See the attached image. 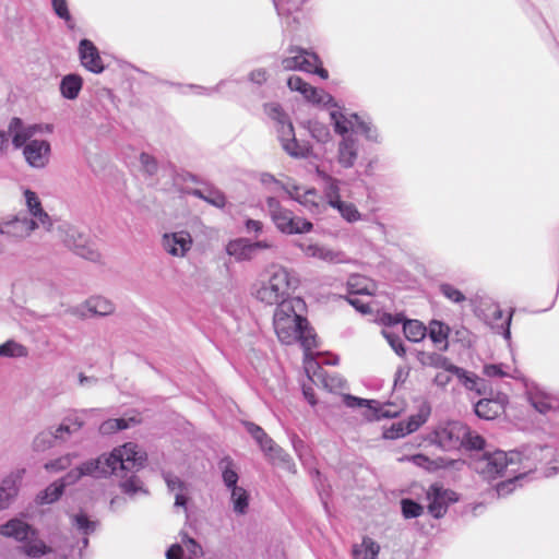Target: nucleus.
Returning a JSON list of instances; mask_svg holds the SVG:
<instances>
[{"instance_id":"nucleus-1","label":"nucleus","mask_w":559,"mask_h":559,"mask_svg":"<svg viewBox=\"0 0 559 559\" xmlns=\"http://www.w3.org/2000/svg\"><path fill=\"white\" fill-rule=\"evenodd\" d=\"M141 459L136 453V444L126 442L114 448L110 452L82 462L58 478V480L64 484L66 489L69 486L75 485L83 477H92L94 479L108 478L117 471V467L126 469L127 466L141 465Z\"/></svg>"},{"instance_id":"nucleus-2","label":"nucleus","mask_w":559,"mask_h":559,"mask_svg":"<svg viewBox=\"0 0 559 559\" xmlns=\"http://www.w3.org/2000/svg\"><path fill=\"white\" fill-rule=\"evenodd\" d=\"M306 302L300 297L278 304L273 316V325L278 340L286 345L299 342L309 348L314 338L307 318L302 314Z\"/></svg>"},{"instance_id":"nucleus-3","label":"nucleus","mask_w":559,"mask_h":559,"mask_svg":"<svg viewBox=\"0 0 559 559\" xmlns=\"http://www.w3.org/2000/svg\"><path fill=\"white\" fill-rule=\"evenodd\" d=\"M0 535L22 544L19 549L27 558L39 559L52 552V548L39 538L38 530L17 516L0 524Z\"/></svg>"},{"instance_id":"nucleus-4","label":"nucleus","mask_w":559,"mask_h":559,"mask_svg":"<svg viewBox=\"0 0 559 559\" xmlns=\"http://www.w3.org/2000/svg\"><path fill=\"white\" fill-rule=\"evenodd\" d=\"M299 280L285 267H276L266 282H262L255 290V298L269 306L290 301L292 294L297 289Z\"/></svg>"},{"instance_id":"nucleus-5","label":"nucleus","mask_w":559,"mask_h":559,"mask_svg":"<svg viewBox=\"0 0 559 559\" xmlns=\"http://www.w3.org/2000/svg\"><path fill=\"white\" fill-rule=\"evenodd\" d=\"M263 110L270 119L274 120L280 126L277 132L283 150L295 158L309 157L312 152L311 146L298 142L295 136L294 126L282 105L276 102L265 103Z\"/></svg>"},{"instance_id":"nucleus-6","label":"nucleus","mask_w":559,"mask_h":559,"mask_svg":"<svg viewBox=\"0 0 559 559\" xmlns=\"http://www.w3.org/2000/svg\"><path fill=\"white\" fill-rule=\"evenodd\" d=\"M265 205L272 222L282 234L299 235L313 229V224L309 219L296 216L293 211L284 207L275 197H267Z\"/></svg>"},{"instance_id":"nucleus-7","label":"nucleus","mask_w":559,"mask_h":559,"mask_svg":"<svg viewBox=\"0 0 559 559\" xmlns=\"http://www.w3.org/2000/svg\"><path fill=\"white\" fill-rule=\"evenodd\" d=\"M521 462V453L518 451H484L480 459L477 461V472L487 479H495L502 475V473L511 465H516Z\"/></svg>"},{"instance_id":"nucleus-8","label":"nucleus","mask_w":559,"mask_h":559,"mask_svg":"<svg viewBox=\"0 0 559 559\" xmlns=\"http://www.w3.org/2000/svg\"><path fill=\"white\" fill-rule=\"evenodd\" d=\"M58 230L66 247L75 254L92 262L100 260V253L91 241L87 233L81 231L79 228L67 223L60 224Z\"/></svg>"},{"instance_id":"nucleus-9","label":"nucleus","mask_w":559,"mask_h":559,"mask_svg":"<svg viewBox=\"0 0 559 559\" xmlns=\"http://www.w3.org/2000/svg\"><path fill=\"white\" fill-rule=\"evenodd\" d=\"M467 435V425L460 420H450L439 425L430 435L431 443L443 451L460 450L462 439Z\"/></svg>"},{"instance_id":"nucleus-10","label":"nucleus","mask_w":559,"mask_h":559,"mask_svg":"<svg viewBox=\"0 0 559 559\" xmlns=\"http://www.w3.org/2000/svg\"><path fill=\"white\" fill-rule=\"evenodd\" d=\"M136 453L140 455L141 459V465H132L127 466L126 469H121L120 467H117V471L112 474L117 477H120L121 480L119 483V487L121 491L124 495H128L129 497H133L138 493L148 495L147 488L144 486L141 478L135 474L141 468L144 467L146 462V454L142 452L139 447L136 445Z\"/></svg>"},{"instance_id":"nucleus-11","label":"nucleus","mask_w":559,"mask_h":559,"mask_svg":"<svg viewBox=\"0 0 559 559\" xmlns=\"http://www.w3.org/2000/svg\"><path fill=\"white\" fill-rule=\"evenodd\" d=\"M428 501V513L436 520L442 519L451 503L459 500L457 493L451 489H445L438 483L429 486L426 492Z\"/></svg>"},{"instance_id":"nucleus-12","label":"nucleus","mask_w":559,"mask_h":559,"mask_svg":"<svg viewBox=\"0 0 559 559\" xmlns=\"http://www.w3.org/2000/svg\"><path fill=\"white\" fill-rule=\"evenodd\" d=\"M38 228V223L25 212H19L0 223V235L10 241L23 239Z\"/></svg>"},{"instance_id":"nucleus-13","label":"nucleus","mask_w":559,"mask_h":559,"mask_svg":"<svg viewBox=\"0 0 559 559\" xmlns=\"http://www.w3.org/2000/svg\"><path fill=\"white\" fill-rule=\"evenodd\" d=\"M342 400L344 405L348 408L365 407L366 412L364 416L369 421L395 418L399 416L397 411L392 412L390 409H386L385 405L381 404L376 400H368L349 393L344 394Z\"/></svg>"},{"instance_id":"nucleus-14","label":"nucleus","mask_w":559,"mask_h":559,"mask_svg":"<svg viewBox=\"0 0 559 559\" xmlns=\"http://www.w3.org/2000/svg\"><path fill=\"white\" fill-rule=\"evenodd\" d=\"M25 162L32 168H44L49 163L51 153L50 142L44 139H35L22 150Z\"/></svg>"},{"instance_id":"nucleus-15","label":"nucleus","mask_w":559,"mask_h":559,"mask_svg":"<svg viewBox=\"0 0 559 559\" xmlns=\"http://www.w3.org/2000/svg\"><path fill=\"white\" fill-rule=\"evenodd\" d=\"M78 52L81 64L87 71L95 74L104 72L105 64L100 58L99 50L91 39L82 38L79 43Z\"/></svg>"},{"instance_id":"nucleus-16","label":"nucleus","mask_w":559,"mask_h":559,"mask_svg":"<svg viewBox=\"0 0 559 559\" xmlns=\"http://www.w3.org/2000/svg\"><path fill=\"white\" fill-rule=\"evenodd\" d=\"M401 462H411L415 466H418L429 473L437 472L439 469L453 468L457 463L456 460L449 459L445 456H439L437 459H430L424 453H416L412 455H404L400 459Z\"/></svg>"},{"instance_id":"nucleus-17","label":"nucleus","mask_w":559,"mask_h":559,"mask_svg":"<svg viewBox=\"0 0 559 559\" xmlns=\"http://www.w3.org/2000/svg\"><path fill=\"white\" fill-rule=\"evenodd\" d=\"M288 52L293 53V56L285 57L281 61V66L285 71L299 70L306 72L307 68L310 66V62L317 60L316 52L309 51L302 47L292 46L288 49Z\"/></svg>"},{"instance_id":"nucleus-18","label":"nucleus","mask_w":559,"mask_h":559,"mask_svg":"<svg viewBox=\"0 0 559 559\" xmlns=\"http://www.w3.org/2000/svg\"><path fill=\"white\" fill-rule=\"evenodd\" d=\"M191 246L192 237L188 231L180 230L163 236V247L170 255L185 257Z\"/></svg>"},{"instance_id":"nucleus-19","label":"nucleus","mask_w":559,"mask_h":559,"mask_svg":"<svg viewBox=\"0 0 559 559\" xmlns=\"http://www.w3.org/2000/svg\"><path fill=\"white\" fill-rule=\"evenodd\" d=\"M449 373L455 376L459 382L468 391H474L478 395H485L489 386L487 380L478 377L476 373L468 371L453 364Z\"/></svg>"},{"instance_id":"nucleus-20","label":"nucleus","mask_w":559,"mask_h":559,"mask_svg":"<svg viewBox=\"0 0 559 559\" xmlns=\"http://www.w3.org/2000/svg\"><path fill=\"white\" fill-rule=\"evenodd\" d=\"M25 203L28 217L35 219L38 225H43L47 230H51L52 222L48 213L43 209L41 202L36 192L31 189L24 190Z\"/></svg>"},{"instance_id":"nucleus-21","label":"nucleus","mask_w":559,"mask_h":559,"mask_svg":"<svg viewBox=\"0 0 559 559\" xmlns=\"http://www.w3.org/2000/svg\"><path fill=\"white\" fill-rule=\"evenodd\" d=\"M358 157V140L354 135L344 136L338 143L337 162L343 168H352Z\"/></svg>"},{"instance_id":"nucleus-22","label":"nucleus","mask_w":559,"mask_h":559,"mask_svg":"<svg viewBox=\"0 0 559 559\" xmlns=\"http://www.w3.org/2000/svg\"><path fill=\"white\" fill-rule=\"evenodd\" d=\"M84 424V419L75 411L73 414L66 416L57 427H52V431L59 443H61L66 442L72 433L79 431Z\"/></svg>"},{"instance_id":"nucleus-23","label":"nucleus","mask_w":559,"mask_h":559,"mask_svg":"<svg viewBox=\"0 0 559 559\" xmlns=\"http://www.w3.org/2000/svg\"><path fill=\"white\" fill-rule=\"evenodd\" d=\"M83 78L79 73H68L60 80V94L67 100H74L79 97L83 88Z\"/></svg>"},{"instance_id":"nucleus-24","label":"nucleus","mask_w":559,"mask_h":559,"mask_svg":"<svg viewBox=\"0 0 559 559\" xmlns=\"http://www.w3.org/2000/svg\"><path fill=\"white\" fill-rule=\"evenodd\" d=\"M226 253L235 258L237 262L250 261L253 259L251 240L245 237L231 239L225 247Z\"/></svg>"},{"instance_id":"nucleus-25","label":"nucleus","mask_w":559,"mask_h":559,"mask_svg":"<svg viewBox=\"0 0 559 559\" xmlns=\"http://www.w3.org/2000/svg\"><path fill=\"white\" fill-rule=\"evenodd\" d=\"M449 335L450 328L447 323L436 319L430 321L429 326L427 328V336L435 345L439 346L441 352H447L449 349Z\"/></svg>"},{"instance_id":"nucleus-26","label":"nucleus","mask_w":559,"mask_h":559,"mask_svg":"<svg viewBox=\"0 0 559 559\" xmlns=\"http://www.w3.org/2000/svg\"><path fill=\"white\" fill-rule=\"evenodd\" d=\"M423 367H432L436 369H443L449 372L453 366L450 359L438 353H427L424 350L414 349L411 352Z\"/></svg>"},{"instance_id":"nucleus-27","label":"nucleus","mask_w":559,"mask_h":559,"mask_svg":"<svg viewBox=\"0 0 559 559\" xmlns=\"http://www.w3.org/2000/svg\"><path fill=\"white\" fill-rule=\"evenodd\" d=\"M188 193L197 199H200L217 209L225 207L227 203V199L223 191L214 186H207L205 190L203 189H190Z\"/></svg>"},{"instance_id":"nucleus-28","label":"nucleus","mask_w":559,"mask_h":559,"mask_svg":"<svg viewBox=\"0 0 559 559\" xmlns=\"http://www.w3.org/2000/svg\"><path fill=\"white\" fill-rule=\"evenodd\" d=\"M8 131L12 136V145L15 150L24 148L29 141L34 139L28 135L25 129V122L20 117H13L8 126Z\"/></svg>"},{"instance_id":"nucleus-29","label":"nucleus","mask_w":559,"mask_h":559,"mask_svg":"<svg viewBox=\"0 0 559 559\" xmlns=\"http://www.w3.org/2000/svg\"><path fill=\"white\" fill-rule=\"evenodd\" d=\"M246 431L257 442L263 454L266 453L276 442L258 424L249 420L242 423Z\"/></svg>"},{"instance_id":"nucleus-30","label":"nucleus","mask_w":559,"mask_h":559,"mask_svg":"<svg viewBox=\"0 0 559 559\" xmlns=\"http://www.w3.org/2000/svg\"><path fill=\"white\" fill-rule=\"evenodd\" d=\"M330 120L333 126V130L336 134L341 135L342 139L347 135H354L355 132V120L352 116L348 118L342 110H331Z\"/></svg>"},{"instance_id":"nucleus-31","label":"nucleus","mask_w":559,"mask_h":559,"mask_svg":"<svg viewBox=\"0 0 559 559\" xmlns=\"http://www.w3.org/2000/svg\"><path fill=\"white\" fill-rule=\"evenodd\" d=\"M355 120V132L361 134L367 141L372 143H381V135L378 128L369 119H364L357 112L352 114Z\"/></svg>"},{"instance_id":"nucleus-32","label":"nucleus","mask_w":559,"mask_h":559,"mask_svg":"<svg viewBox=\"0 0 559 559\" xmlns=\"http://www.w3.org/2000/svg\"><path fill=\"white\" fill-rule=\"evenodd\" d=\"M218 467L222 472L224 486L228 490L238 488L239 474L233 459L230 456L223 457L218 463Z\"/></svg>"},{"instance_id":"nucleus-33","label":"nucleus","mask_w":559,"mask_h":559,"mask_svg":"<svg viewBox=\"0 0 559 559\" xmlns=\"http://www.w3.org/2000/svg\"><path fill=\"white\" fill-rule=\"evenodd\" d=\"M115 307L110 300L96 296L86 300L84 311L81 314L86 316L88 313L91 316L105 317L112 313Z\"/></svg>"},{"instance_id":"nucleus-34","label":"nucleus","mask_w":559,"mask_h":559,"mask_svg":"<svg viewBox=\"0 0 559 559\" xmlns=\"http://www.w3.org/2000/svg\"><path fill=\"white\" fill-rule=\"evenodd\" d=\"M356 285L349 281L347 284L348 296L345 298L346 301L359 313L361 314H370L372 312L369 304L360 300L357 295H370L371 293L367 287L356 288Z\"/></svg>"},{"instance_id":"nucleus-35","label":"nucleus","mask_w":559,"mask_h":559,"mask_svg":"<svg viewBox=\"0 0 559 559\" xmlns=\"http://www.w3.org/2000/svg\"><path fill=\"white\" fill-rule=\"evenodd\" d=\"M64 484L59 483L58 479L50 483L45 489L36 496V503L39 506L52 504L60 500L64 493Z\"/></svg>"},{"instance_id":"nucleus-36","label":"nucleus","mask_w":559,"mask_h":559,"mask_svg":"<svg viewBox=\"0 0 559 559\" xmlns=\"http://www.w3.org/2000/svg\"><path fill=\"white\" fill-rule=\"evenodd\" d=\"M264 455L273 464L277 463L284 469L290 473H296V464L294 463L293 457L277 443L266 451Z\"/></svg>"},{"instance_id":"nucleus-37","label":"nucleus","mask_w":559,"mask_h":559,"mask_svg":"<svg viewBox=\"0 0 559 559\" xmlns=\"http://www.w3.org/2000/svg\"><path fill=\"white\" fill-rule=\"evenodd\" d=\"M474 412L477 417L486 420H490L499 416L502 413L500 402H495L492 399H480L474 405Z\"/></svg>"},{"instance_id":"nucleus-38","label":"nucleus","mask_w":559,"mask_h":559,"mask_svg":"<svg viewBox=\"0 0 559 559\" xmlns=\"http://www.w3.org/2000/svg\"><path fill=\"white\" fill-rule=\"evenodd\" d=\"M380 546L370 537H364L361 544H355L352 549L354 559H377Z\"/></svg>"},{"instance_id":"nucleus-39","label":"nucleus","mask_w":559,"mask_h":559,"mask_svg":"<svg viewBox=\"0 0 559 559\" xmlns=\"http://www.w3.org/2000/svg\"><path fill=\"white\" fill-rule=\"evenodd\" d=\"M58 443L59 441L52 431V427H49L35 436L32 442V449L34 452L43 453L52 449Z\"/></svg>"},{"instance_id":"nucleus-40","label":"nucleus","mask_w":559,"mask_h":559,"mask_svg":"<svg viewBox=\"0 0 559 559\" xmlns=\"http://www.w3.org/2000/svg\"><path fill=\"white\" fill-rule=\"evenodd\" d=\"M405 337L413 343H419L427 336V326L419 320H405L403 326Z\"/></svg>"},{"instance_id":"nucleus-41","label":"nucleus","mask_w":559,"mask_h":559,"mask_svg":"<svg viewBox=\"0 0 559 559\" xmlns=\"http://www.w3.org/2000/svg\"><path fill=\"white\" fill-rule=\"evenodd\" d=\"M71 524L82 535H92L99 525V522L97 520H92L86 512L80 510L71 516Z\"/></svg>"},{"instance_id":"nucleus-42","label":"nucleus","mask_w":559,"mask_h":559,"mask_svg":"<svg viewBox=\"0 0 559 559\" xmlns=\"http://www.w3.org/2000/svg\"><path fill=\"white\" fill-rule=\"evenodd\" d=\"M230 491V502L233 511L238 515H245L248 512L250 495L243 487H238Z\"/></svg>"},{"instance_id":"nucleus-43","label":"nucleus","mask_w":559,"mask_h":559,"mask_svg":"<svg viewBox=\"0 0 559 559\" xmlns=\"http://www.w3.org/2000/svg\"><path fill=\"white\" fill-rule=\"evenodd\" d=\"M280 188L288 195L289 199L298 202L301 205H307L309 195H316L317 191L314 188H310L305 191L304 194L299 193L300 187L296 183H280Z\"/></svg>"},{"instance_id":"nucleus-44","label":"nucleus","mask_w":559,"mask_h":559,"mask_svg":"<svg viewBox=\"0 0 559 559\" xmlns=\"http://www.w3.org/2000/svg\"><path fill=\"white\" fill-rule=\"evenodd\" d=\"M50 2L56 16L62 20L69 29H74L75 22L69 10L68 0H50Z\"/></svg>"},{"instance_id":"nucleus-45","label":"nucleus","mask_w":559,"mask_h":559,"mask_svg":"<svg viewBox=\"0 0 559 559\" xmlns=\"http://www.w3.org/2000/svg\"><path fill=\"white\" fill-rule=\"evenodd\" d=\"M401 513L405 520L417 519L424 513V506L413 498L400 500Z\"/></svg>"},{"instance_id":"nucleus-46","label":"nucleus","mask_w":559,"mask_h":559,"mask_svg":"<svg viewBox=\"0 0 559 559\" xmlns=\"http://www.w3.org/2000/svg\"><path fill=\"white\" fill-rule=\"evenodd\" d=\"M467 451H487L486 440L479 433L471 430L467 426V435L462 439V447Z\"/></svg>"},{"instance_id":"nucleus-47","label":"nucleus","mask_w":559,"mask_h":559,"mask_svg":"<svg viewBox=\"0 0 559 559\" xmlns=\"http://www.w3.org/2000/svg\"><path fill=\"white\" fill-rule=\"evenodd\" d=\"M430 414V407H421L415 415H411L404 423L405 432L407 435L413 433L419 429L428 419Z\"/></svg>"},{"instance_id":"nucleus-48","label":"nucleus","mask_w":559,"mask_h":559,"mask_svg":"<svg viewBox=\"0 0 559 559\" xmlns=\"http://www.w3.org/2000/svg\"><path fill=\"white\" fill-rule=\"evenodd\" d=\"M308 130L311 136L319 143H328L331 140L330 128L320 121L309 120L307 121Z\"/></svg>"},{"instance_id":"nucleus-49","label":"nucleus","mask_w":559,"mask_h":559,"mask_svg":"<svg viewBox=\"0 0 559 559\" xmlns=\"http://www.w3.org/2000/svg\"><path fill=\"white\" fill-rule=\"evenodd\" d=\"M25 356H27V348L14 340H8L0 344V357L17 358Z\"/></svg>"},{"instance_id":"nucleus-50","label":"nucleus","mask_w":559,"mask_h":559,"mask_svg":"<svg viewBox=\"0 0 559 559\" xmlns=\"http://www.w3.org/2000/svg\"><path fill=\"white\" fill-rule=\"evenodd\" d=\"M526 477L525 473H520L511 478L500 481L496 485V492L498 497H507L521 486V481Z\"/></svg>"},{"instance_id":"nucleus-51","label":"nucleus","mask_w":559,"mask_h":559,"mask_svg":"<svg viewBox=\"0 0 559 559\" xmlns=\"http://www.w3.org/2000/svg\"><path fill=\"white\" fill-rule=\"evenodd\" d=\"M382 335L399 357L404 358L406 356L407 348L399 334L382 330Z\"/></svg>"},{"instance_id":"nucleus-52","label":"nucleus","mask_w":559,"mask_h":559,"mask_svg":"<svg viewBox=\"0 0 559 559\" xmlns=\"http://www.w3.org/2000/svg\"><path fill=\"white\" fill-rule=\"evenodd\" d=\"M72 457V454H64L62 456L46 462L44 464V468L49 473L62 472L71 466Z\"/></svg>"},{"instance_id":"nucleus-53","label":"nucleus","mask_w":559,"mask_h":559,"mask_svg":"<svg viewBox=\"0 0 559 559\" xmlns=\"http://www.w3.org/2000/svg\"><path fill=\"white\" fill-rule=\"evenodd\" d=\"M300 248L308 257L319 258L324 261H332L334 257L333 251L316 243H310L305 247L300 245Z\"/></svg>"},{"instance_id":"nucleus-54","label":"nucleus","mask_w":559,"mask_h":559,"mask_svg":"<svg viewBox=\"0 0 559 559\" xmlns=\"http://www.w3.org/2000/svg\"><path fill=\"white\" fill-rule=\"evenodd\" d=\"M439 292L449 300H451L454 304H461L465 301L466 297L465 295L454 287L452 284L449 283H442L439 285Z\"/></svg>"},{"instance_id":"nucleus-55","label":"nucleus","mask_w":559,"mask_h":559,"mask_svg":"<svg viewBox=\"0 0 559 559\" xmlns=\"http://www.w3.org/2000/svg\"><path fill=\"white\" fill-rule=\"evenodd\" d=\"M140 164L142 166V169L143 171L152 177V176H155L158 171V163L156 160V158L148 154V153H145V152H142L140 154Z\"/></svg>"},{"instance_id":"nucleus-56","label":"nucleus","mask_w":559,"mask_h":559,"mask_svg":"<svg viewBox=\"0 0 559 559\" xmlns=\"http://www.w3.org/2000/svg\"><path fill=\"white\" fill-rule=\"evenodd\" d=\"M308 0H302L300 4H296L293 0H272L274 8L280 16L289 15L293 11L298 10L300 5Z\"/></svg>"},{"instance_id":"nucleus-57","label":"nucleus","mask_w":559,"mask_h":559,"mask_svg":"<svg viewBox=\"0 0 559 559\" xmlns=\"http://www.w3.org/2000/svg\"><path fill=\"white\" fill-rule=\"evenodd\" d=\"M341 216L348 223L358 222L361 218V214L354 203L346 202L341 209H338Z\"/></svg>"},{"instance_id":"nucleus-58","label":"nucleus","mask_w":559,"mask_h":559,"mask_svg":"<svg viewBox=\"0 0 559 559\" xmlns=\"http://www.w3.org/2000/svg\"><path fill=\"white\" fill-rule=\"evenodd\" d=\"M407 436L405 432L404 423H393L389 428L384 429L382 432V438L385 440H396Z\"/></svg>"},{"instance_id":"nucleus-59","label":"nucleus","mask_w":559,"mask_h":559,"mask_svg":"<svg viewBox=\"0 0 559 559\" xmlns=\"http://www.w3.org/2000/svg\"><path fill=\"white\" fill-rule=\"evenodd\" d=\"M163 478L167 485V488L169 491H176L177 492L180 490V491H187L188 490V486L187 484L181 479L179 478L178 476L171 474V473H164L163 474Z\"/></svg>"},{"instance_id":"nucleus-60","label":"nucleus","mask_w":559,"mask_h":559,"mask_svg":"<svg viewBox=\"0 0 559 559\" xmlns=\"http://www.w3.org/2000/svg\"><path fill=\"white\" fill-rule=\"evenodd\" d=\"M0 490L8 496L10 499H14L17 496L19 487L16 480L12 476H8L2 479L0 484Z\"/></svg>"},{"instance_id":"nucleus-61","label":"nucleus","mask_w":559,"mask_h":559,"mask_svg":"<svg viewBox=\"0 0 559 559\" xmlns=\"http://www.w3.org/2000/svg\"><path fill=\"white\" fill-rule=\"evenodd\" d=\"M323 93V90H319L309 84L301 95L305 97L307 102L313 105H321Z\"/></svg>"},{"instance_id":"nucleus-62","label":"nucleus","mask_w":559,"mask_h":559,"mask_svg":"<svg viewBox=\"0 0 559 559\" xmlns=\"http://www.w3.org/2000/svg\"><path fill=\"white\" fill-rule=\"evenodd\" d=\"M483 372L489 378H504L508 373L503 370V364H486Z\"/></svg>"},{"instance_id":"nucleus-63","label":"nucleus","mask_w":559,"mask_h":559,"mask_svg":"<svg viewBox=\"0 0 559 559\" xmlns=\"http://www.w3.org/2000/svg\"><path fill=\"white\" fill-rule=\"evenodd\" d=\"M308 85L309 83L299 75L293 74L287 78V87L293 92L302 94Z\"/></svg>"},{"instance_id":"nucleus-64","label":"nucleus","mask_w":559,"mask_h":559,"mask_svg":"<svg viewBox=\"0 0 559 559\" xmlns=\"http://www.w3.org/2000/svg\"><path fill=\"white\" fill-rule=\"evenodd\" d=\"M267 78L269 73L264 68L254 69L248 74L249 82L258 86L263 85L267 81Z\"/></svg>"}]
</instances>
